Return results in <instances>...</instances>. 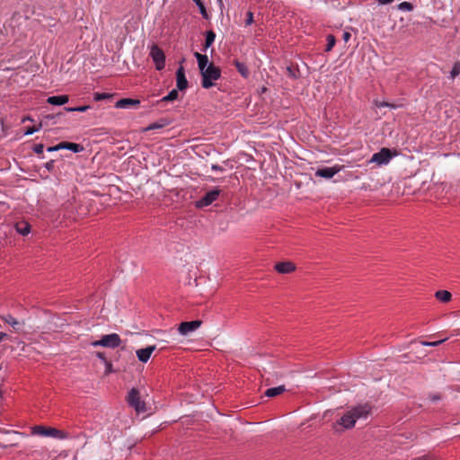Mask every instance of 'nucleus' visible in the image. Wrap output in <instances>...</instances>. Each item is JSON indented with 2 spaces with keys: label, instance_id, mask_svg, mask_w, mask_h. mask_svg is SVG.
Returning <instances> with one entry per match:
<instances>
[{
  "label": "nucleus",
  "instance_id": "29",
  "mask_svg": "<svg viewBox=\"0 0 460 460\" xmlns=\"http://www.w3.org/2000/svg\"><path fill=\"white\" fill-rule=\"evenodd\" d=\"M41 127H42L41 123H40L38 126L28 127L25 129L24 135H31L35 132H38L39 130H40Z\"/></svg>",
  "mask_w": 460,
  "mask_h": 460
},
{
  "label": "nucleus",
  "instance_id": "48",
  "mask_svg": "<svg viewBox=\"0 0 460 460\" xmlns=\"http://www.w3.org/2000/svg\"><path fill=\"white\" fill-rule=\"evenodd\" d=\"M27 120L32 121L33 119L30 116H27V117L22 119V122H25Z\"/></svg>",
  "mask_w": 460,
  "mask_h": 460
},
{
  "label": "nucleus",
  "instance_id": "1",
  "mask_svg": "<svg viewBox=\"0 0 460 460\" xmlns=\"http://www.w3.org/2000/svg\"><path fill=\"white\" fill-rule=\"evenodd\" d=\"M371 412V406L368 403L360 404L350 411H348L336 424L342 426L344 429H351L354 427L356 420L358 419H366Z\"/></svg>",
  "mask_w": 460,
  "mask_h": 460
},
{
  "label": "nucleus",
  "instance_id": "46",
  "mask_svg": "<svg viewBox=\"0 0 460 460\" xmlns=\"http://www.w3.org/2000/svg\"><path fill=\"white\" fill-rule=\"evenodd\" d=\"M394 0H378V3L380 4H388L390 3H392Z\"/></svg>",
  "mask_w": 460,
  "mask_h": 460
},
{
  "label": "nucleus",
  "instance_id": "22",
  "mask_svg": "<svg viewBox=\"0 0 460 460\" xmlns=\"http://www.w3.org/2000/svg\"><path fill=\"white\" fill-rule=\"evenodd\" d=\"M216 39V33L213 31H208L206 32V40L204 44L203 50L205 51L207 49H208Z\"/></svg>",
  "mask_w": 460,
  "mask_h": 460
},
{
  "label": "nucleus",
  "instance_id": "36",
  "mask_svg": "<svg viewBox=\"0 0 460 460\" xmlns=\"http://www.w3.org/2000/svg\"><path fill=\"white\" fill-rule=\"evenodd\" d=\"M54 164H55V161L54 160H50L49 162H47L45 164V168L49 171V172H52L53 169H54Z\"/></svg>",
  "mask_w": 460,
  "mask_h": 460
},
{
  "label": "nucleus",
  "instance_id": "49",
  "mask_svg": "<svg viewBox=\"0 0 460 460\" xmlns=\"http://www.w3.org/2000/svg\"><path fill=\"white\" fill-rule=\"evenodd\" d=\"M288 71L289 75H294L293 71L290 67H288Z\"/></svg>",
  "mask_w": 460,
  "mask_h": 460
},
{
  "label": "nucleus",
  "instance_id": "11",
  "mask_svg": "<svg viewBox=\"0 0 460 460\" xmlns=\"http://www.w3.org/2000/svg\"><path fill=\"white\" fill-rule=\"evenodd\" d=\"M1 318L5 323L9 324L15 332H23V327H24L23 322L18 321L17 319H15L13 315H11L9 314L3 315Z\"/></svg>",
  "mask_w": 460,
  "mask_h": 460
},
{
  "label": "nucleus",
  "instance_id": "4",
  "mask_svg": "<svg viewBox=\"0 0 460 460\" xmlns=\"http://www.w3.org/2000/svg\"><path fill=\"white\" fill-rule=\"evenodd\" d=\"M127 402L137 412H144L146 411L145 402L141 400L139 391L136 388H132L128 392Z\"/></svg>",
  "mask_w": 460,
  "mask_h": 460
},
{
  "label": "nucleus",
  "instance_id": "13",
  "mask_svg": "<svg viewBox=\"0 0 460 460\" xmlns=\"http://www.w3.org/2000/svg\"><path fill=\"white\" fill-rule=\"evenodd\" d=\"M176 85L177 89L180 91H183L188 87V81L182 66H180L176 72Z\"/></svg>",
  "mask_w": 460,
  "mask_h": 460
},
{
  "label": "nucleus",
  "instance_id": "15",
  "mask_svg": "<svg viewBox=\"0 0 460 460\" xmlns=\"http://www.w3.org/2000/svg\"><path fill=\"white\" fill-rule=\"evenodd\" d=\"M140 104L139 100L124 98L116 102L115 107L119 109H128L130 107H137Z\"/></svg>",
  "mask_w": 460,
  "mask_h": 460
},
{
  "label": "nucleus",
  "instance_id": "16",
  "mask_svg": "<svg viewBox=\"0 0 460 460\" xmlns=\"http://www.w3.org/2000/svg\"><path fill=\"white\" fill-rule=\"evenodd\" d=\"M194 56L197 58L199 69L200 72H202L209 65L208 64V58L207 55H203V54H200L199 52H195Z\"/></svg>",
  "mask_w": 460,
  "mask_h": 460
},
{
  "label": "nucleus",
  "instance_id": "34",
  "mask_svg": "<svg viewBox=\"0 0 460 460\" xmlns=\"http://www.w3.org/2000/svg\"><path fill=\"white\" fill-rule=\"evenodd\" d=\"M460 74V66L459 64H455L451 70V77L455 78Z\"/></svg>",
  "mask_w": 460,
  "mask_h": 460
},
{
  "label": "nucleus",
  "instance_id": "30",
  "mask_svg": "<svg viewBox=\"0 0 460 460\" xmlns=\"http://www.w3.org/2000/svg\"><path fill=\"white\" fill-rule=\"evenodd\" d=\"M165 125H166L165 123L155 122V123L150 124L144 130L149 131V130L158 129V128H164Z\"/></svg>",
  "mask_w": 460,
  "mask_h": 460
},
{
  "label": "nucleus",
  "instance_id": "6",
  "mask_svg": "<svg viewBox=\"0 0 460 460\" xmlns=\"http://www.w3.org/2000/svg\"><path fill=\"white\" fill-rule=\"evenodd\" d=\"M150 56L155 65V68L157 70L164 69L165 66V55L157 45L152 46L150 50Z\"/></svg>",
  "mask_w": 460,
  "mask_h": 460
},
{
  "label": "nucleus",
  "instance_id": "9",
  "mask_svg": "<svg viewBox=\"0 0 460 460\" xmlns=\"http://www.w3.org/2000/svg\"><path fill=\"white\" fill-rule=\"evenodd\" d=\"M341 168H342V166H341V165H334L332 167H322V168H318L315 171L314 174L316 177L331 179L336 173H338L341 170Z\"/></svg>",
  "mask_w": 460,
  "mask_h": 460
},
{
  "label": "nucleus",
  "instance_id": "35",
  "mask_svg": "<svg viewBox=\"0 0 460 460\" xmlns=\"http://www.w3.org/2000/svg\"><path fill=\"white\" fill-rule=\"evenodd\" d=\"M44 150V145L43 144H37L33 147V151L38 155H42Z\"/></svg>",
  "mask_w": 460,
  "mask_h": 460
},
{
  "label": "nucleus",
  "instance_id": "31",
  "mask_svg": "<svg viewBox=\"0 0 460 460\" xmlns=\"http://www.w3.org/2000/svg\"><path fill=\"white\" fill-rule=\"evenodd\" d=\"M411 460H441L438 456L435 455H424Z\"/></svg>",
  "mask_w": 460,
  "mask_h": 460
},
{
  "label": "nucleus",
  "instance_id": "2",
  "mask_svg": "<svg viewBox=\"0 0 460 460\" xmlns=\"http://www.w3.org/2000/svg\"><path fill=\"white\" fill-rule=\"evenodd\" d=\"M202 75L201 85L205 89H208L214 85V81H217L221 76V70L213 63H209L208 67L200 72Z\"/></svg>",
  "mask_w": 460,
  "mask_h": 460
},
{
  "label": "nucleus",
  "instance_id": "12",
  "mask_svg": "<svg viewBox=\"0 0 460 460\" xmlns=\"http://www.w3.org/2000/svg\"><path fill=\"white\" fill-rule=\"evenodd\" d=\"M156 347L155 345L147 346L144 349H139L136 351L137 357L139 361L146 363L149 360L152 353L155 350Z\"/></svg>",
  "mask_w": 460,
  "mask_h": 460
},
{
  "label": "nucleus",
  "instance_id": "44",
  "mask_svg": "<svg viewBox=\"0 0 460 460\" xmlns=\"http://www.w3.org/2000/svg\"><path fill=\"white\" fill-rule=\"evenodd\" d=\"M61 148L59 147V144L57 145V146H50L48 148V151L49 152H53V151H58V150H60Z\"/></svg>",
  "mask_w": 460,
  "mask_h": 460
},
{
  "label": "nucleus",
  "instance_id": "23",
  "mask_svg": "<svg viewBox=\"0 0 460 460\" xmlns=\"http://www.w3.org/2000/svg\"><path fill=\"white\" fill-rule=\"evenodd\" d=\"M234 66L236 67V69L238 70V72H239V73H240L243 77H245V78H246V77H248V75H249V70H248L247 66H246L243 63H242V62H240V61H238V60H234Z\"/></svg>",
  "mask_w": 460,
  "mask_h": 460
},
{
  "label": "nucleus",
  "instance_id": "8",
  "mask_svg": "<svg viewBox=\"0 0 460 460\" xmlns=\"http://www.w3.org/2000/svg\"><path fill=\"white\" fill-rule=\"evenodd\" d=\"M202 324V321L195 320L191 322H182L180 323L178 331L181 335H188L192 332H195Z\"/></svg>",
  "mask_w": 460,
  "mask_h": 460
},
{
  "label": "nucleus",
  "instance_id": "14",
  "mask_svg": "<svg viewBox=\"0 0 460 460\" xmlns=\"http://www.w3.org/2000/svg\"><path fill=\"white\" fill-rule=\"evenodd\" d=\"M274 269L281 274H288L296 270V266L291 261H282L275 265Z\"/></svg>",
  "mask_w": 460,
  "mask_h": 460
},
{
  "label": "nucleus",
  "instance_id": "27",
  "mask_svg": "<svg viewBox=\"0 0 460 460\" xmlns=\"http://www.w3.org/2000/svg\"><path fill=\"white\" fill-rule=\"evenodd\" d=\"M398 9L401 11L411 12L413 10V4L410 2H402L398 4Z\"/></svg>",
  "mask_w": 460,
  "mask_h": 460
},
{
  "label": "nucleus",
  "instance_id": "42",
  "mask_svg": "<svg viewBox=\"0 0 460 460\" xmlns=\"http://www.w3.org/2000/svg\"><path fill=\"white\" fill-rule=\"evenodd\" d=\"M211 169H212L213 171H219V172H223V171H224V168H223V167H221V166H220V165H218V164H212Z\"/></svg>",
  "mask_w": 460,
  "mask_h": 460
},
{
  "label": "nucleus",
  "instance_id": "28",
  "mask_svg": "<svg viewBox=\"0 0 460 460\" xmlns=\"http://www.w3.org/2000/svg\"><path fill=\"white\" fill-rule=\"evenodd\" d=\"M111 97V94H109V93H95L93 94V100L95 102H100V101H102V100H105V99H109Z\"/></svg>",
  "mask_w": 460,
  "mask_h": 460
},
{
  "label": "nucleus",
  "instance_id": "24",
  "mask_svg": "<svg viewBox=\"0 0 460 460\" xmlns=\"http://www.w3.org/2000/svg\"><path fill=\"white\" fill-rule=\"evenodd\" d=\"M178 89H172L167 95L160 100V102H172L178 98Z\"/></svg>",
  "mask_w": 460,
  "mask_h": 460
},
{
  "label": "nucleus",
  "instance_id": "10",
  "mask_svg": "<svg viewBox=\"0 0 460 460\" xmlns=\"http://www.w3.org/2000/svg\"><path fill=\"white\" fill-rule=\"evenodd\" d=\"M103 347L115 349L119 347L121 343V339L117 333H111L107 335H103L102 337Z\"/></svg>",
  "mask_w": 460,
  "mask_h": 460
},
{
  "label": "nucleus",
  "instance_id": "3",
  "mask_svg": "<svg viewBox=\"0 0 460 460\" xmlns=\"http://www.w3.org/2000/svg\"><path fill=\"white\" fill-rule=\"evenodd\" d=\"M31 433L33 435H38L41 437H51L59 439H64L67 438L66 433H65L64 431L55 428L44 426H34L32 428Z\"/></svg>",
  "mask_w": 460,
  "mask_h": 460
},
{
  "label": "nucleus",
  "instance_id": "25",
  "mask_svg": "<svg viewBox=\"0 0 460 460\" xmlns=\"http://www.w3.org/2000/svg\"><path fill=\"white\" fill-rule=\"evenodd\" d=\"M196 4L197 6L199 7V12L200 13L202 14V16L205 18V19H208V13H207V10H206V7L204 5V4L202 3L201 0H192Z\"/></svg>",
  "mask_w": 460,
  "mask_h": 460
},
{
  "label": "nucleus",
  "instance_id": "38",
  "mask_svg": "<svg viewBox=\"0 0 460 460\" xmlns=\"http://www.w3.org/2000/svg\"><path fill=\"white\" fill-rule=\"evenodd\" d=\"M429 399L432 401V402H438L441 399V396L439 394H430L429 395Z\"/></svg>",
  "mask_w": 460,
  "mask_h": 460
},
{
  "label": "nucleus",
  "instance_id": "43",
  "mask_svg": "<svg viewBox=\"0 0 460 460\" xmlns=\"http://www.w3.org/2000/svg\"><path fill=\"white\" fill-rule=\"evenodd\" d=\"M105 365H106L105 372L106 373H111L112 371V365H111V363L108 361V362L105 363Z\"/></svg>",
  "mask_w": 460,
  "mask_h": 460
},
{
  "label": "nucleus",
  "instance_id": "19",
  "mask_svg": "<svg viewBox=\"0 0 460 460\" xmlns=\"http://www.w3.org/2000/svg\"><path fill=\"white\" fill-rule=\"evenodd\" d=\"M59 147L61 149H68L75 153L81 152L83 150V146L79 144L70 143V142H61L59 143Z\"/></svg>",
  "mask_w": 460,
  "mask_h": 460
},
{
  "label": "nucleus",
  "instance_id": "40",
  "mask_svg": "<svg viewBox=\"0 0 460 460\" xmlns=\"http://www.w3.org/2000/svg\"><path fill=\"white\" fill-rule=\"evenodd\" d=\"M253 22V16H252V12H249L248 13V17H247V20H246V24L249 25V24H252Z\"/></svg>",
  "mask_w": 460,
  "mask_h": 460
},
{
  "label": "nucleus",
  "instance_id": "5",
  "mask_svg": "<svg viewBox=\"0 0 460 460\" xmlns=\"http://www.w3.org/2000/svg\"><path fill=\"white\" fill-rule=\"evenodd\" d=\"M220 193L221 190L219 188H214L213 190L207 192L204 197L196 201V207L201 208L211 205L214 201L217 199Z\"/></svg>",
  "mask_w": 460,
  "mask_h": 460
},
{
  "label": "nucleus",
  "instance_id": "39",
  "mask_svg": "<svg viewBox=\"0 0 460 460\" xmlns=\"http://www.w3.org/2000/svg\"><path fill=\"white\" fill-rule=\"evenodd\" d=\"M350 37H351V34L348 31H344L342 33V39L345 42H348L349 40Z\"/></svg>",
  "mask_w": 460,
  "mask_h": 460
},
{
  "label": "nucleus",
  "instance_id": "33",
  "mask_svg": "<svg viewBox=\"0 0 460 460\" xmlns=\"http://www.w3.org/2000/svg\"><path fill=\"white\" fill-rule=\"evenodd\" d=\"M88 109H90V106H88V105L78 106V107H75V108H66V110L67 111H79V112H84Z\"/></svg>",
  "mask_w": 460,
  "mask_h": 460
},
{
  "label": "nucleus",
  "instance_id": "47",
  "mask_svg": "<svg viewBox=\"0 0 460 460\" xmlns=\"http://www.w3.org/2000/svg\"><path fill=\"white\" fill-rule=\"evenodd\" d=\"M8 335L5 332H0V342L6 339Z\"/></svg>",
  "mask_w": 460,
  "mask_h": 460
},
{
  "label": "nucleus",
  "instance_id": "37",
  "mask_svg": "<svg viewBox=\"0 0 460 460\" xmlns=\"http://www.w3.org/2000/svg\"><path fill=\"white\" fill-rule=\"evenodd\" d=\"M376 106L379 108H381V107L395 108V105L389 103V102H378V103H376Z\"/></svg>",
  "mask_w": 460,
  "mask_h": 460
},
{
  "label": "nucleus",
  "instance_id": "17",
  "mask_svg": "<svg viewBox=\"0 0 460 460\" xmlns=\"http://www.w3.org/2000/svg\"><path fill=\"white\" fill-rule=\"evenodd\" d=\"M68 100L67 95H57L49 97L47 102L51 105H63L66 104Z\"/></svg>",
  "mask_w": 460,
  "mask_h": 460
},
{
  "label": "nucleus",
  "instance_id": "7",
  "mask_svg": "<svg viewBox=\"0 0 460 460\" xmlns=\"http://www.w3.org/2000/svg\"><path fill=\"white\" fill-rule=\"evenodd\" d=\"M393 155L390 149L386 147H383L379 152L375 153L371 159L369 160V163H375L377 165H383L387 164Z\"/></svg>",
  "mask_w": 460,
  "mask_h": 460
},
{
  "label": "nucleus",
  "instance_id": "45",
  "mask_svg": "<svg viewBox=\"0 0 460 460\" xmlns=\"http://www.w3.org/2000/svg\"><path fill=\"white\" fill-rule=\"evenodd\" d=\"M96 355H97V357H98L99 358H101L102 360H103L105 363H106V362H108V361H107V359H106V358H105V356H104V354H103L102 352H97V354H96Z\"/></svg>",
  "mask_w": 460,
  "mask_h": 460
},
{
  "label": "nucleus",
  "instance_id": "41",
  "mask_svg": "<svg viewBox=\"0 0 460 460\" xmlns=\"http://www.w3.org/2000/svg\"><path fill=\"white\" fill-rule=\"evenodd\" d=\"M91 344H92V346H93V347H98V346H102V347H103L102 338L101 340H98V341H93Z\"/></svg>",
  "mask_w": 460,
  "mask_h": 460
},
{
  "label": "nucleus",
  "instance_id": "32",
  "mask_svg": "<svg viewBox=\"0 0 460 460\" xmlns=\"http://www.w3.org/2000/svg\"><path fill=\"white\" fill-rule=\"evenodd\" d=\"M447 339L439 340L437 341H421L423 346L436 347L442 344Z\"/></svg>",
  "mask_w": 460,
  "mask_h": 460
},
{
  "label": "nucleus",
  "instance_id": "18",
  "mask_svg": "<svg viewBox=\"0 0 460 460\" xmlns=\"http://www.w3.org/2000/svg\"><path fill=\"white\" fill-rule=\"evenodd\" d=\"M16 231L22 235H27L31 232V225L27 221H19L15 224Z\"/></svg>",
  "mask_w": 460,
  "mask_h": 460
},
{
  "label": "nucleus",
  "instance_id": "26",
  "mask_svg": "<svg viewBox=\"0 0 460 460\" xmlns=\"http://www.w3.org/2000/svg\"><path fill=\"white\" fill-rule=\"evenodd\" d=\"M336 42L335 37L332 34L327 36V44L325 48V51L329 52L332 49Z\"/></svg>",
  "mask_w": 460,
  "mask_h": 460
},
{
  "label": "nucleus",
  "instance_id": "21",
  "mask_svg": "<svg viewBox=\"0 0 460 460\" xmlns=\"http://www.w3.org/2000/svg\"><path fill=\"white\" fill-rule=\"evenodd\" d=\"M435 297L443 303H447L451 300L452 295L447 290H438L435 293Z\"/></svg>",
  "mask_w": 460,
  "mask_h": 460
},
{
  "label": "nucleus",
  "instance_id": "20",
  "mask_svg": "<svg viewBox=\"0 0 460 460\" xmlns=\"http://www.w3.org/2000/svg\"><path fill=\"white\" fill-rule=\"evenodd\" d=\"M286 391L285 385H279L277 387L269 388L265 391L264 395L267 397H275Z\"/></svg>",
  "mask_w": 460,
  "mask_h": 460
}]
</instances>
